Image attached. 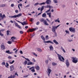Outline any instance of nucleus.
<instances>
[{"label":"nucleus","instance_id":"obj_14","mask_svg":"<svg viewBox=\"0 0 78 78\" xmlns=\"http://www.w3.org/2000/svg\"><path fill=\"white\" fill-rule=\"evenodd\" d=\"M35 69L36 70H40V67H39L38 65L36 66Z\"/></svg>","mask_w":78,"mask_h":78},{"label":"nucleus","instance_id":"obj_56","mask_svg":"<svg viewBox=\"0 0 78 78\" xmlns=\"http://www.w3.org/2000/svg\"><path fill=\"white\" fill-rule=\"evenodd\" d=\"M50 10H47L45 12L47 13V12H50Z\"/></svg>","mask_w":78,"mask_h":78},{"label":"nucleus","instance_id":"obj_23","mask_svg":"<svg viewBox=\"0 0 78 78\" xmlns=\"http://www.w3.org/2000/svg\"><path fill=\"white\" fill-rule=\"evenodd\" d=\"M45 20L43 18H42L40 20V22H43L44 23Z\"/></svg>","mask_w":78,"mask_h":78},{"label":"nucleus","instance_id":"obj_30","mask_svg":"<svg viewBox=\"0 0 78 78\" xmlns=\"http://www.w3.org/2000/svg\"><path fill=\"white\" fill-rule=\"evenodd\" d=\"M6 65L5 66V67H7V68H8V66H9V64H8V62L6 63Z\"/></svg>","mask_w":78,"mask_h":78},{"label":"nucleus","instance_id":"obj_53","mask_svg":"<svg viewBox=\"0 0 78 78\" xmlns=\"http://www.w3.org/2000/svg\"><path fill=\"white\" fill-rule=\"evenodd\" d=\"M31 62H29L27 63V65H31Z\"/></svg>","mask_w":78,"mask_h":78},{"label":"nucleus","instance_id":"obj_3","mask_svg":"<svg viewBox=\"0 0 78 78\" xmlns=\"http://www.w3.org/2000/svg\"><path fill=\"white\" fill-rule=\"evenodd\" d=\"M72 61L73 63H74L75 64H76L78 62V60H77V58L73 57L72 58Z\"/></svg>","mask_w":78,"mask_h":78},{"label":"nucleus","instance_id":"obj_10","mask_svg":"<svg viewBox=\"0 0 78 78\" xmlns=\"http://www.w3.org/2000/svg\"><path fill=\"white\" fill-rule=\"evenodd\" d=\"M34 69V66H32L29 69V70H31V71L32 72H35V70H34V69Z\"/></svg>","mask_w":78,"mask_h":78},{"label":"nucleus","instance_id":"obj_50","mask_svg":"<svg viewBox=\"0 0 78 78\" xmlns=\"http://www.w3.org/2000/svg\"><path fill=\"white\" fill-rule=\"evenodd\" d=\"M8 59H11L12 58V57L10 56H9L8 57Z\"/></svg>","mask_w":78,"mask_h":78},{"label":"nucleus","instance_id":"obj_6","mask_svg":"<svg viewBox=\"0 0 78 78\" xmlns=\"http://www.w3.org/2000/svg\"><path fill=\"white\" fill-rule=\"evenodd\" d=\"M36 30V28L29 29L28 30H27V32L28 33H30V32H33L34 31H35Z\"/></svg>","mask_w":78,"mask_h":78},{"label":"nucleus","instance_id":"obj_47","mask_svg":"<svg viewBox=\"0 0 78 78\" xmlns=\"http://www.w3.org/2000/svg\"><path fill=\"white\" fill-rule=\"evenodd\" d=\"M20 34H23V31H20Z\"/></svg>","mask_w":78,"mask_h":78},{"label":"nucleus","instance_id":"obj_52","mask_svg":"<svg viewBox=\"0 0 78 78\" xmlns=\"http://www.w3.org/2000/svg\"><path fill=\"white\" fill-rule=\"evenodd\" d=\"M45 62L46 63H47V64H48V60H46Z\"/></svg>","mask_w":78,"mask_h":78},{"label":"nucleus","instance_id":"obj_18","mask_svg":"<svg viewBox=\"0 0 78 78\" xmlns=\"http://www.w3.org/2000/svg\"><path fill=\"white\" fill-rule=\"evenodd\" d=\"M44 23L45 25H47V26H48L49 25L48 23H47V22L46 20H45V21H44V23Z\"/></svg>","mask_w":78,"mask_h":78},{"label":"nucleus","instance_id":"obj_41","mask_svg":"<svg viewBox=\"0 0 78 78\" xmlns=\"http://www.w3.org/2000/svg\"><path fill=\"white\" fill-rule=\"evenodd\" d=\"M1 17L2 18V19H3V18H5V15L4 14L2 16H1Z\"/></svg>","mask_w":78,"mask_h":78},{"label":"nucleus","instance_id":"obj_46","mask_svg":"<svg viewBox=\"0 0 78 78\" xmlns=\"http://www.w3.org/2000/svg\"><path fill=\"white\" fill-rule=\"evenodd\" d=\"M11 39H16V37H11Z\"/></svg>","mask_w":78,"mask_h":78},{"label":"nucleus","instance_id":"obj_27","mask_svg":"<svg viewBox=\"0 0 78 78\" xmlns=\"http://www.w3.org/2000/svg\"><path fill=\"white\" fill-rule=\"evenodd\" d=\"M10 31H9V30H7L6 31V33H7V36H9V32Z\"/></svg>","mask_w":78,"mask_h":78},{"label":"nucleus","instance_id":"obj_22","mask_svg":"<svg viewBox=\"0 0 78 78\" xmlns=\"http://www.w3.org/2000/svg\"><path fill=\"white\" fill-rule=\"evenodd\" d=\"M44 7H45V6H44V5H43V6H42V7H41V9L40 11L41 12H42V11H43V10H44Z\"/></svg>","mask_w":78,"mask_h":78},{"label":"nucleus","instance_id":"obj_15","mask_svg":"<svg viewBox=\"0 0 78 78\" xmlns=\"http://www.w3.org/2000/svg\"><path fill=\"white\" fill-rule=\"evenodd\" d=\"M55 28V27L53 26L52 28V31L53 33H55V32H56V29Z\"/></svg>","mask_w":78,"mask_h":78},{"label":"nucleus","instance_id":"obj_17","mask_svg":"<svg viewBox=\"0 0 78 78\" xmlns=\"http://www.w3.org/2000/svg\"><path fill=\"white\" fill-rule=\"evenodd\" d=\"M5 53H8V54H12V53H13V52H10V51L9 50L8 51H5Z\"/></svg>","mask_w":78,"mask_h":78},{"label":"nucleus","instance_id":"obj_51","mask_svg":"<svg viewBox=\"0 0 78 78\" xmlns=\"http://www.w3.org/2000/svg\"><path fill=\"white\" fill-rule=\"evenodd\" d=\"M30 65H34V63L30 62Z\"/></svg>","mask_w":78,"mask_h":78},{"label":"nucleus","instance_id":"obj_8","mask_svg":"<svg viewBox=\"0 0 78 78\" xmlns=\"http://www.w3.org/2000/svg\"><path fill=\"white\" fill-rule=\"evenodd\" d=\"M66 64L67 68L69 67L70 64H69V60L68 59H66Z\"/></svg>","mask_w":78,"mask_h":78},{"label":"nucleus","instance_id":"obj_19","mask_svg":"<svg viewBox=\"0 0 78 78\" xmlns=\"http://www.w3.org/2000/svg\"><path fill=\"white\" fill-rule=\"evenodd\" d=\"M49 48L50 51H53V46L51 45L50 46Z\"/></svg>","mask_w":78,"mask_h":78},{"label":"nucleus","instance_id":"obj_31","mask_svg":"<svg viewBox=\"0 0 78 78\" xmlns=\"http://www.w3.org/2000/svg\"><path fill=\"white\" fill-rule=\"evenodd\" d=\"M48 15L49 17L50 18V17H51V12L48 13Z\"/></svg>","mask_w":78,"mask_h":78},{"label":"nucleus","instance_id":"obj_39","mask_svg":"<svg viewBox=\"0 0 78 78\" xmlns=\"http://www.w3.org/2000/svg\"><path fill=\"white\" fill-rule=\"evenodd\" d=\"M65 32L66 33H67L68 34H70V33L69 32V31H68V30H66Z\"/></svg>","mask_w":78,"mask_h":78},{"label":"nucleus","instance_id":"obj_26","mask_svg":"<svg viewBox=\"0 0 78 78\" xmlns=\"http://www.w3.org/2000/svg\"><path fill=\"white\" fill-rule=\"evenodd\" d=\"M59 18H58L57 19L55 20V22H58V23H59L60 22V21H59V20H59Z\"/></svg>","mask_w":78,"mask_h":78},{"label":"nucleus","instance_id":"obj_20","mask_svg":"<svg viewBox=\"0 0 78 78\" xmlns=\"http://www.w3.org/2000/svg\"><path fill=\"white\" fill-rule=\"evenodd\" d=\"M53 41L55 43V44L56 45H58V44H59V43H58L57 41H56V40H53Z\"/></svg>","mask_w":78,"mask_h":78},{"label":"nucleus","instance_id":"obj_35","mask_svg":"<svg viewBox=\"0 0 78 78\" xmlns=\"http://www.w3.org/2000/svg\"><path fill=\"white\" fill-rule=\"evenodd\" d=\"M2 65H3V66H5V65L6 63H5V62H2Z\"/></svg>","mask_w":78,"mask_h":78},{"label":"nucleus","instance_id":"obj_60","mask_svg":"<svg viewBox=\"0 0 78 78\" xmlns=\"http://www.w3.org/2000/svg\"><path fill=\"white\" fill-rule=\"evenodd\" d=\"M25 28H26V29H27V28H28V26H25Z\"/></svg>","mask_w":78,"mask_h":78},{"label":"nucleus","instance_id":"obj_37","mask_svg":"<svg viewBox=\"0 0 78 78\" xmlns=\"http://www.w3.org/2000/svg\"><path fill=\"white\" fill-rule=\"evenodd\" d=\"M14 62V60H13L12 62H10L9 63L12 64Z\"/></svg>","mask_w":78,"mask_h":78},{"label":"nucleus","instance_id":"obj_24","mask_svg":"<svg viewBox=\"0 0 78 78\" xmlns=\"http://www.w3.org/2000/svg\"><path fill=\"white\" fill-rule=\"evenodd\" d=\"M41 38L44 41H45V37H44L43 35H42L41 36Z\"/></svg>","mask_w":78,"mask_h":78},{"label":"nucleus","instance_id":"obj_54","mask_svg":"<svg viewBox=\"0 0 78 78\" xmlns=\"http://www.w3.org/2000/svg\"><path fill=\"white\" fill-rule=\"evenodd\" d=\"M15 75H17V76H19V75H18V74L17 73V72H16L15 73Z\"/></svg>","mask_w":78,"mask_h":78},{"label":"nucleus","instance_id":"obj_42","mask_svg":"<svg viewBox=\"0 0 78 78\" xmlns=\"http://www.w3.org/2000/svg\"><path fill=\"white\" fill-rule=\"evenodd\" d=\"M39 5V3H37L34 4V6H37V5Z\"/></svg>","mask_w":78,"mask_h":78},{"label":"nucleus","instance_id":"obj_57","mask_svg":"<svg viewBox=\"0 0 78 78\" xmlns=\"http://www.w3.org/2000/svg\"><path fill=\"white\" fill-rule=\"evenodd\" d=\"M18 8L19 9H20V11H21V9H20V6H19V5H18Z\"/></svg>","mask_w":78,"mask_h":78},{"label":"nucleus","instance_id":"obj_11","mask_svg":"<svg viewBox=\"0 0 78 78\" xmlns=\"http://www.w3.org/2000/svg\"><path fill=\"white\" fill-rule=\"evenodd\" d=\"M47 70L48 73V76H50V73L51 72V70L50 69H48Z\"/></svg>","mask_w":78,"mask_h":78},{"label":"nucleus","instance_id":"obj_45","mask_svg":"<svg viewBox=\"0 0 78 78\" xmlns=\"http://www.w3.org/2000/svg\"><path fill=\"white\" fill-rule=\"evenodd\" d=\"M33 55H34V56H36L37 57V55L35 53H33Z\"/></svg>","mask_w":78,"mask_h":78},{"label":"nucleus","instance_id":"obj_13","mask_svg":"<svg viewBox=\"0 0 78 78\" xmlns=\"http://www.w3.org/2000/svg\"><path fill=\"white\" fill-rule=\"evenodd\" d=\"M43 42H44V43H51V44H54V43L51 42V41H44Z\"/></svg>","mask_w":78,"mask_h":78},{"label":"nucleus","instance_id":"obj_62","mask_svg":"<svg viewBox=\"0 0 78 78\" xmlns=\"http://www.w3.org/2000/svg\"><path fill=\"white\" fill-rule=\"evenodd\" d=\"M2 7H5V4H2Z\"/></svg>","mask_w":78,"mask_h":78},{"label":"nucleus","instance_id":"obj_58","mask_svg":"<svg viewBox=\"0 0 78 78\" xmlns=\"http://www.w3.org/2000/svg\"><path fill=\"white\" fill-rule=\"evenodd\" d=\"M28 75H26V76H24V78H27V77H28Z\"/></svg>","mask_w":78,"mask_h":78},{"label":"nucleus","instance_id":"obj_12","mask_svg":"<svg viewBox=\"0 0 78 78\" xmlns=\"http://www.w3.org/2000/svg\"><path fill=\"white\" fill-rule=\"evenodd\" d=\"M14 24L16 27H18L19 28H21V27L20 26V25H19L17 23H14Z\"/></svg>","mask_w":78,"mask_h":78},{"label":"nucleus","instance_id":"obj_64","mask_svg":"<svg viewBox=\"0 0 78 78\" xmlns=\"http://www.w3.org/2000/svg\"><path fill=\"white\" fill-rule=\"evenodd\" d=\"M20 53H21V54H22L23 53V52H22V51H20Z\"/></svg>","mask_w":78,"mask_h":78},{"label":"nucleus","instance_id":"obj_1","mask_svg":"<svg viewBox=\"0 0 78 78\" xmlns=\"http://www.w3.org/2000/svg\"><path fill=\"white\" fill-rule=\"evenodd\" d=\"M58 59L60 61H61L62 62H64V58H63L62 56H61V55H58Z\"/></svg>","mask_w":78,"mask_h":78},{"label":"nucleus","instance_id":"obj_49","mask_svg":"<svg viewBox=\"0 0 78 78\" xmlns=\"http://www.w3.org/2000/svg\"><path fill=\"white\" fill-rule=\"evenodd\" d=\"M50 6V5H48L47 6V7H45V8H48L50 7V6Z\"/></svg>","mask_w":78,"mask_h":78},{"label":"nucleus","instance_id":"obj_25","mask_svg":"<svg viewBox=\"0 0 78 78\" xmlns=\"http://www.w3.org/2000/svg\"><path fill=\"white\" fill-rule=\"evenodd\" d=\"M42 16L43 17H45L46 16H47V15H46V13H44L42 14Z\"/></svg>","mask_w":78,"mask_h":78},{"label":"nucleus","instance_id":"obj_55","mask_svg":"<svg viewBox=\"0 0 78 78\" xmlns=\"http://www.w3.org/2000/svg\"><path fill=\"white\" fill-rule=\"evenodd\" d=\"M28 7H30V5H28L25 6V8H28Z\"/></svg>","mask_w":78,"mask_h":78},{"label":"nucleus","instance_id":"obj_29","mask_svg":"<svg viewBox=\"0 0 78 78\" xmlns=\"http://www.w3.org/2000/svg\"><path fill=\"white\" fill-rule=\"evenodd\" d=\"M37 51H40V52H41V51H42V49H41L39 48H37Z\"/></svg>","mask_w":78,"mask_h":78},{"label":"nucleus","instance_id":"obj_32","mask_svg":"<svg viewBox=\"0 0 78 78\" xmlns=\"http://www.w3.org/2000/svg\"><path fill=\"white\" fill-rule=\"evenodd\" d=\"M27 62H27V61L25 60V61L24 62V65H25V66H26Z\"/></svg>","mask_w":78,"mask_h":78},{"label":"nucleus","instance_id":"obj_5","mask_svg":"<svg viewBox=\"0 0 78 78\" xmlns=\"http://www.w3.org/2000/svg\"><path fill=\"white\" fill-rule=\"evenodd\" d=\"M1 50H5L6 49L5 48V44L4 43H2L1 45Z\"/></svg>","mask_w":78,"mask_h":78},{"label":"nucleus","instance_id":"obj_4","mask_svg":"<svg viewBox=\"0 0 78 78\" xmlns=\"http://www.w3.org/2000/svg\"><path fill=\"white\" fill-rule=\"evenodd\" d=\"M69 30L71 32H72V33H75V28H73V27H70L69 28Z\"/></svg>","mask_w":78,"mask_h":78},{"label":"nucleus","instance_id":"obj_28","mask_svg":"<svg viewBox=\"0 0 78 78\" xmlns=\"http://www.w3.org/2000/svg\"><path fill=\"white\" fill-rule=\"evenodd\" d=\"M52 66H56V65H57V63L55 62H52Z\"/></svg>","mask_w":78,"mask_h":78},{"label":"nucleus","instance_id":"obj_44","mask_svg":"<svg viewBox=\"0 0 78 78\" xmlns=\"http://www.w3.org/2000/svg\"><path fill=\"white\" fill-rule=\"evenodd\" d=\"M4 35L3 34H2V32H0V36H3Z\"/></svg>","mask_w":78,"mask_h":78},{"label":"nucleus","instance_id":"obj_48","mask_svg":"<svg viewBox=\"0 0 78 78\" xmlns=\"http://www.w3.org/2000/svg\"><path fill=\"white\" fill-rule=\"evenodd\" d=\"M46 39H48V36L46 35Z\"/></svg>","mask_w":78,"mask_h":78},{"label":"nucleus","instance_id":"obj_36","mask_svg":"<svg viewBox=\"0 0 78 78\" xmlns=\"http://www.w3.org/2000/svg\"><path fill=\"white\" fill-rule=\"evenodd\" d=\"M54 35L55 36V37H57V33L56 32H54Z\"/></svg>","mask_w":78,"mask_h":78},{"label":"nucleus","instance_id":"obj_7","mask_svg":"<svg viewBox=\"0 0 78 78\" xmlns=\"http://www.w3.org/2000/svg\"><path fill=\"white\" fill-rule=\"evenodd\" d=\"M16 20L17 22H18L19 23H20L22 25H27L28 24L27 23V22L25 21H24L23 23L20 22L19 21H17V20Z\"/></svg>","mask_w":78,"mask_h":78},{"label":"nucleus","instance_id":"obj_63","mask_svg":"<svg viewBox=\"0 0 78 78\" xmlns=\"http://www.w3.org/2000/svg\"><path fill=\"white\" fill-rule=\"evenodd\" d=\"M18 12V10H15V12H16V13H17Z\"/></svg>","mask_w":78,"mask_h":78},{"label":"nucleus","instance_id":"obj_43","mask_svg":"<svg viewBox=\"0 0 78 78\" xmlns=\"http://www.w3.org/2000/svg\"><path fill=\"white\" fill-rule=\"evenodd\" d=\"M25 59H26V60H27V61H28V62H30V59H28V58H24Z\"/></svg>","mask_w":78,"mask_h":78},{"label":"nucleus","instance_id":"obj_16","mask_svg":"<svg viewBox=\"0 0 78 78\" xmlns=\"http://www.w3.org/2000/svg\"><path fill=\"white\" fill-rule=\"evenodd\" d=\"M10 71H12L14 70V66L12 65L10 66Z\"/></svg>","mask_w":78,"mask_h":78},{"label":"nucleus","instance_id":"obj_2","mask_svg":"<svg viewBox=\"0 0 78 78\" xmlns=\"http://www.w3.org/2000/svg\"><path fill=\"white\" fill-rule=\"evenodd\" d=\"M22 14V13H20L17 15H15L13 16H10V18H16V17H20Z\"/></svg>","mask_w":78,"mask_h":78},{"label":"nucleus","instance_id":"obj_38","mask_svg":"<svg viewBox=\"0 0 78 78\" xmlns=\"http://www.w3.org/2000/svg\"><path fill=\"white\" fill-rule=\"evenodd\" d=\"M8 43L9 44H12V41H8Z\"/></svg>","mask_w":78,"mask_h":78},{"label":"nucleus","instance_id":"obj_34","mask_svg":"<svg viewBox=\"0 0 78 78\" xmlns=\"http://www.w3.org/2000/svg\"><path fill=\"white\" fill-rule=\"evenodd\" d=\"M45 3L44 2H42V3H39V5H45Z\"/></svg>","mask_w":78,"mask_h":78},{"label":"nucleus","instance_id":"obj_40","mask_svg":"<svg viewBox=\"0 0 78 78\" xmlns=\"http://www.w3.org/2000/svg\"><path fill=\"white\" fill-rule=\"evenodd\" d=\"M54 2L55 3H58V1L57 0H54Z\"/></svg>","mask_w":78,"mask_h":78},{"label":"nucleus","instance_id":"obj_61","mask_svg":"<svg viewBox=\"0 0 78 78\" xmlns=\"http://www.w3.org/2000/svg\"><path fill=\"white\" fill-rule=\"evenodd\" d=\"M1 31H5V29H2Z\"/></svg>","mask_w":78,"mask_h":78},{"label":"nucleus","instance_id":"obj_9","mask_svg":"<svg viewBox=\"0 0 78 78\" xmlns=\"http://www.w3.org/2000/svg\"><path fill=\"white\" fill-rule=\"evenodd\" d=\"M45 3H47V5H49L51 3V0H47Z\"/></svg>","mask_w":78,"mask_h":78},{"label":"nucleus","instance_id":"obj_59","mask_svg":"<svg viewBox=\"0 0 78 78\" xmlns=\"http://www.w3.org/2000/svg\"><path fill=\"white\" fill-rule=\"evenodd\" d=\"M39 21L37 22V25H39Z\"/></svg>","mask_w":78,"mask_h":78},{"label":"nucleus","instance_id":"obj_33","mask_svg":"<svg viewBox=\"0 0 78 78\" xmlns=\"http://www.w3.org/2000/svg\"><path fill=\"white\" fill-rule=\"evenodd\" d=\"M30 21V22H33V20H34V19H33V18H31L29 20Z\"/></svg>","mask_w":78,"mask_h":78},{"label":"nucleus","instance_id":"obj_21","mask_svg":"<svg viewBox=\"0 0 78 78\" xmlns=\"http://www.w3.org/2000/svg\"><path fill=\"white\" fill-rule=\"evenodd\" d=\"M16 77V76L13 75V76L12 75H11L10 76L8 77V78H14Z\"/></svg>","mask_w":78,"mask_h":78}]
</instances>
